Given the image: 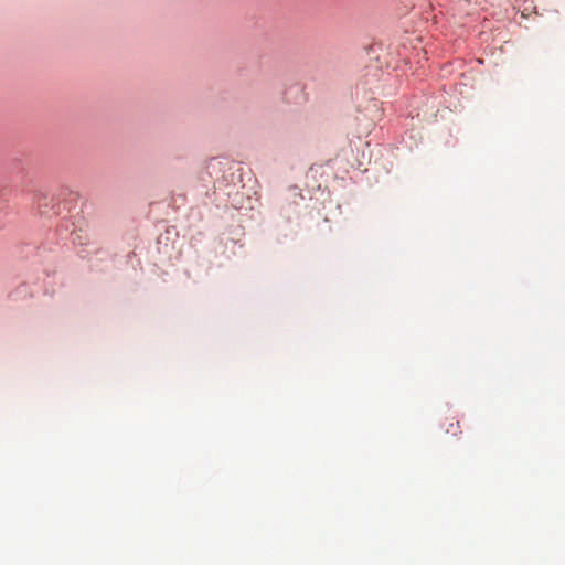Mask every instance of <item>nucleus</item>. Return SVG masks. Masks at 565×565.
I'll list each match as a JSON object with an SVG mask.
<instances>
[{
    "instance_id": "f257e3e1",
    "label": "nucleus",
    "mask_w": 565,
    "mask_h": 565,
    "mask_svg": "<svg viewBox=\"0 0 565 565\" xmlns=\"http://www.w3.org/2000/svg\"><path fill=\"white\" fill-rule=\"evenodd\" d=\"M446 433L451 434L452 436H458L459 434H461L459 422L456 420V422L449 423V426L446 429Z\"/></svg>"
},
{
    "instance_id": "f03ea898",
    "label": "nucleus",
    "mask_w": 565,
    "mask_h": 565,
    "mask_svg": "<svg viewBox=\"0 0 565 565\" xmlns=\"http://www.w3.org/2000/svg\"><path fill=\"white\" fill-rule=\"evenodd\" d=\"M38 199H39V200H40V199H46V196H45V195H39V196H38Z\"/></svg>"
}]
</instances>
